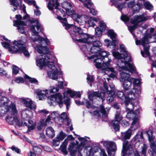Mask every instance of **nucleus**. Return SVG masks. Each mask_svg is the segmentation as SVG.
Here are the masks:
<instances>
[{
  "instance_id": "obj_1",
  "label": "nucleus",
  "mask_w": 156,
  "mask_h": 156,
  "mask_svg": "<svg viewBox=\"0 0 156 156\" xmlns=\"http://www.w3.org/2000/svg\"><path fill=\"white\" fill-rule=\"evenodd\" d=\"M35 49L40 54H42L37 57L36 59L37 65L41 69L44 66H47L50 69V70L47 71V74L51 79L57 80L58 75L62 76L61 72L57 70L54 64V58L50 54L47 48L39 45H37Z\"/></svg>"
},
{
  "instance_id": "obj_2",
  "label": "nucleus",
  "mask_w": 156,
  "mask_h": 156,
  "mask_svg": "<svg viewBox=\"0 0 156 156\" xmlns=\"http://www.w3.org/2000/svg\"><path fill=\"white\" fill-rule=\"evenodd\" d=\"M27 41L26 37H23L22 39L18 41H15L13 43L14 45L9 47L10 44L8 42H2V46L6 48H9V50L12 53H16L19 51L23 53L27 57H29L30 54L27 50L26 49L25 44Z\"/></svg>"
},
{
  "instance_id": "obj_3",
  "label": "nucleus",
  "mask_w": 156,
  "mask_h": 156,
  "mask_svg": "<svg viewBox=\"0 0 156 156\" xmlns=\"http://www.w3.org/2000/svg\"><path fill=\"white\" fill-rule=\"evenodd\" d=\"M118 65L119 66V71L121 72L120 73V81L122 82L128 80L130 78V75L126 72H130L133 73L136 72V69L134 65L131 63L129 60L127 61L120 60L118 61Z\"/></svg>"
},
{
  "instance_id": "obj_4",
  "label": "nucleus",
  "mask_w": 156,
  "mask_h": 156,
  "mask_svg": "<svg viewBox=\"0 0 156 156\" xmlns=\"http://www.w3.org/2000/svg\"><path fill=\"white\" fill-rule=\"evenodd\" d=\"M73 32L71 34L73 39H74V36L77 38H80L79 39L76 38L75 40L80 42L87 43L86 44L83 45V47L86 48L87 49H88L87 47L89 46V44L90 42H93V40L96 39L95 36L90 37L89 35L83 33V30L79 27L74 26L73 27Z\"/></svg>"
},
{
  "instance_id": "obj_5",
  "label": "nucleus",
  "mask_w": 156,
  "mask_h": 156,
  "mask_svg": "<svg viewBox=\"0 0 156 156\" xmlns=\"http://www.w3.org/2000/svg\"><path fill=\"white\" fill-rule=\"evenodd\" d=\"M149 18V16L144 13L141 15H136L134 16L131 20V23L134 25L128 27L129 30L134 36H135V35L133 34V32L135 29L138 23L146 21Z\"/></svg>"
},
{
  "instance_id": "obj_6",
  "label": "nucleus",
  "mask_w": 156,
  "mask_h": 156,
  "mask_svg": "<svg viewBox=\"0 0 156 156\" xmlns=\"http://www.w3.org/2000/svg\"><path fill=\"white\" fill-rule=\"evenodd\" d=\"M140 110V108L137 109L135 111V113L133 112L132 111H129L126 115V117L128 119H131L133 120L131 126V128H134V130H136L140 126L137 116Z\"/></svg>"
},
{
  "instance_id": "obj_7",
  "label": "nucleus",
  "mask_w": 156,
  "mask_h": 156,
  "mask_svg": "<svg viewBox=\"0 0 156 156\" xmlns=\"http://www.w3.org/2000/svg\"><path fill=\"white\" fill-rule=\"evenodd\" d=\"M108 52L106 51H102L97 54L88 57L87 58L89 59H91L94 58L95 57H99L100 59L102 60L103 62L102 66L108 67L110 66V62L111 59L108 57Z\"/></svg>"
},
{
  "instance_id": "obj_8",
  "label": "nucleus",
  "mask_w": 156,
  "mask_h": 156,
  "mask_svg": "<svg viewBox=\"0 0 156 156\" xmlns=\"http://www.w3.org/2000/svg\"><path fill=\"white\" fill-rule=\"evenodd\" d=\"M120 47L122 51L125 52L123 54H120L119 52L115 50H113L112 51V54L113 56L116 59H119V61L120 60H122L125 61L129 60V62H131V58L130 57L128 56V54L126 51V49L124 44H121Z\"/></svg>"
},
{
  "instance_id": "obj_9",
  "label": "nucleus",
  "mask_w": 156,
  "mask_h": 156,
  "mask_svg": "<svg viewBox=\"0 0 156 156\" xmlns=\"http://www.w3.org/2000/svg\"><path fill=\"white\" fill-rule=\"evenodd\" d=\"M131 80V83L133 82V88L131 90L127 93L126 97L129 100L133 99L136 97V94H138V90L135 88V86H138L140 83V80L138 79H136L132 78L130 79Z\"/></svg>"
},
{
  "instance_id": "obj_10",
  "label": "nucleus",
  "mask_w": 156,
  "mask_h": 156,
  "mask_svg": "<svg viewBox=\"0 0 156 156\" xmlns=\"http://www.w3.org/2000/svg\"><path fill=\"white\" fill-rule=\"evenodd\" d=\"M17 20L13 21V26L17 27L19 32L22 34H25V30L24 26L26 25V23L22 21V17L20 15H16Z\"/></svg>"
},
{
  "instance_id": "obj_11",
  "label": "nucleus",
  "mask_w": 156,
  "mask_h": 156,
  "mask_svg": "<svg viewBox=\"0 0 156 156\" xmlns=\"http://www.w3.org/2000/svg\"><path fill=\"white\" fill-rule=\"evenodd\" d=\"M136 44L137 45L141 44L144 47V52L145 55L144 54V52L141 51V54L142 56L146 57L150 55L149 52V46L148 45L149 41L147 37H143L140 41H136Z\"/></svg>"
},
{
  "instance_id": "obj_12",
  "label": "nucleus",
  "mask_w": 156,
  "mask_h": 156,
  "mask_svg": "<svg viewBox=\"0 0 156 156\" xmlns=\"http://www.w3.org/2000/svg\"><path fill=\"white\" fill-rule=\"evenodd\" d=\"M76 142V144L75 142L70 143L69 146L68 150L71 156H76L77 151L78 152L77 156H82L80 151L82 150L83 148L78 146V142L77 141Z\"/></svg>"
},
{
  "instance_id": "obj_13",
  "label": "nucleus",
  "mask_w": 156,
  "mask_h": 156,
  "mask_svg": "<svg viewBox=\"0 0 156 156\" xmlns=\"http://www.w3.org/2000/svg\"><path fill=\"white\" fill-rule=\"evenodd\" d=\"M48 103L50 105L52 104L53 102H56L60 108L62 107L63 103L62 96L59 93L51 95L48 97Z\"/></svg>"
},
{
  "instance_id": "obj_14",
  "label": "nucleus",
  "mask_w": 156,
  "mask_h": 156,
  "mask_svg": "<svg viewBox=\"0 0 156 156\" xmlns=\"http://www.w3.org/2000/svg\"><path fill=\"white\" fill-rule=\"evenodd\" d=\"M122 119L120 113L117 111L115 115V119L112 121L111 124L114 129L115 132L119 131L120 129L119 123Z\"/></svg>"
},
{
  "instance_id": "obj_15",
  "label": "nucleus",
  "mask_w": 156,
  "mask_h": 156,
  "mask_svg": "<svg viewBox=\"0 0 156 156\" xmlns=\"http://www.w3.org/2000/svg\"><path fill=\"white\" fill-rule=\"evenodd\" d=\"M32 24L30 27V29L33 34V35L37 36L38 35V32L41 31V25L37 20H32L30 21Z\"/></svg>"
},
{
  "instance_id": "obj_16",
  "label": "nucleus",
  "mask_w": 156,
  "mask_h": 156,
  "mask_svg": "<svg viewBox=\"0 0 156 156\" xmlns=\"http://www.w3.org/2000/svg\"><path fill=\"white\" fill-rule=\"evenodd\" d=\"M58 4L57 0H50L48 6V9L51 11L56 10V11L59 14L60 13L64 14V12L63 10L61 9H58Z\"/></svg>"
},
{
  "instance_id": "obj_17",
  "label": "nucleus",
  "mask_w": 156,
  "mask_h": 156,
  "mask_svg": "<svg viewBox=\"0 0 156 156\" xmlns=\"http://www.w3.org/2000/svg\"><path fill=\"white\" fill-rule=\"evenodd\" d=\"M71 15L73 19L80 24L82 23H86L87 21L86 19L87 17L84 15H80L74 12H72Z\"/></svg>"
},
{
  "instance_id": "obj_18",
  "label": "nucleus",
  "mask_w": 156,
  "mask_h": 156,
  "mask_svg": "<svg viewBox=\"0 0 156 156\" xmlns=\"http://www.w3.org/2000/svg\"><path fill=\"white\" fill-rule=\"evenodd\" d=\"M93 42H90L89 44L90 45H92L90 48V52L92 53H95L98 52H99L101 50L100 47L101 45V44L99 41H94Z\"/></svg>"
},
{
  "instance_id": "obj_19",
  "label": "nucleus",
  "mask_w": 156,
  "mask_h": 156,
  "mask_svg": "<svg viewBox=\"0 0 156 156\" xmlns=\"http://www.w3.org/2000/svg\"><path fill=\"white\" fill-rule=\"evenodd\" d=\"M109 109L108 108H105L104 106L101 105L100 110H96L94 111V115L99 117H106L107 116Z\"/></svg>"
},
{
  "instance_id": "obj_20",
  "label": "nucleus",
  "mask_w": 156,
  "mask_h": 156,
  "mask_svg": "<svg viewBox=\"0 0 156 156\" xmlns=\"http://www.w3.org/2000/svg\"><path fill=\"white\" fill-rule=\"evenodd\" d=\"M127 5L129 8H131L134 13L138 12L142 7V4L140 2L135 4L134 0L131 1L129 2Z\"/></svg>"
},
{
  "instance_id": "obj_21",
  "label": "nucleus",
  "mask_w": 156,
  "mask_h": 156,
  "mask_svg": "<svg viewBox=\"0 0 156 156\" xmlns=\"http://www.w3.org/2000/svg\"><path fill=\"white\" fill-rule=\"evenodd\" d=\"M105 94L104 92L99 93L98 91H92L89 94L88 98L90 100L92 101L97 97L98 98H101L103 102L105 99Z\"/></svg>"
},
{
  "instance_id": "obj_22",
  "label": "nucleus",
  "mask_w": 156,
  "mask_h": 156,
  "mask_svg": "<svg viewBox=\"0 0 156 156\" xmlns=\"http://www.w3.org/2000/svg\"><path fill=\"white\" fill-rule=\"evenodd\" d=\"M99 26L100 28L98 27L95 29V34L98 37L102 35V32L105 31L106 28V25L103 21H100L99 22Z\"/></svg>"
},
{
  "instance_id": "obj_23",
  "label": "nucleus",
  "mask_w": 156,
  "mask_h": 156,
  "mask_svg": "<svg viewBox=\"0 0 156 156\" xmlns=\"http://www.w3.org/2000/svg\"><path fill=\"white\" fill-rule=\"evenodd\" d=\"M103 144L104 146L106 147L108 153L112 151H115L116 150V145L115 143L104 141L103 142Z\"/></svg>"
},
{
  "instance_id": "obj_24",
  "label": "nucleus",
  "mask_w": 156,
  "mask_h": 156,
  "mask_svg": "<svg viewBox=\"0 0 156 156\" xmlns=\"http://www.w3.org/2000/svg\"><path fill=\"white\" fill-rule=\"evenodd\" d=\"M79 1L86 2L84 3V5L90 10V12L93 15H96L97 14V12L95 9L92 8L93 4L91 2L90 0H79Z\"/></svg>"
},
{
  "instance_id": "obj_25",
  "label": "nucleus",
  "mask_w": 156,
  "mask_h": 156,
  "mask_svg": "<svg viewBox=\"0 0 156 156\" xmlns=\"http://www.w3.org/2000/svg\"><path fill=\"white\" fill-rule=\"evenodd\" d=\"M133 130H134V128L132 129H131L130 128L126 132H122L119 138L123 141L129 139L131 135Z\"/></svg>"
},
{
  "instance_id": "obj_26",
  "label": "nucleus",
  "mask_w": 156,
  "mask_h": 156,
  "mask_svg": "<svg viewBox=\"0 0 156 156\" xmlns=\"http://www.w3.org/2000/svg\"><path fill=\"white\" fill-rule=\"evenodd\" d=\"M23 101L26 107L30 110H34L36 108V105L35 103L29 99H23Z\"/></svg>"
},
{
  "instance_id": "obj_27",
  "label": "nucleus",
  "mask_w": 156,
  "mask_h": 156,
  "mask_svg": "<svg viewBox=\"0 0 156 156\" xmlns=\"http://www.w3.org/2000/svg\"><path fill=\"white\" fill-rule=\"evenodd\" d=\"M108 35L110 37L112 41V45L115 46L116 43H119V41L116 38V34L113 30H109L108 32Z\"/></svg>"
},
{
  "instance_id": "obj_28",
  "label": "nucleus",
  "mask_w": 156,
  "mask_h": 156,
  "mask_svg": "<svg viewBox=\"0 0 156 156\" xmlns=\"http://www.w3.org/2000/svg\"><path fill=\"white\" fill-rule=\"evenodd\" d=\"M62 6L66 11L67 14L69 15H71L72 12H74V11H72L70 10L72 8V5L68 2L65 1L63 2L62 4Z\"/></svg>"
},
{
  "instance_id": "obj_29",
  "label": "nucleus",
  "mask_w": 156,
  "mask_h": 156,
  "mask_svg": "<svg viewBox=\"0 0 156 156\" xmlns=\"http://www.w3.org/2000/svg\"><path fill=\"white\" fill-rule=\"evenodd\" d=\"M112 89L110 90L111 91H109L108 90L107 91V94L108 95L107 97V101L108 103H110L112 102L114 100V96L115 94V91H114V87L113 85H112Z\"/></svg>"
},
{
  "instance_id": "obj_30",
  "label": "nucleus",
  "mask_w": 156,
  "mask_h": 156,
  "mask_svg": "<svg viewBox=\"0 0 156 156\" xmlns=\"http://www.w3.org/2000/svg\"><path fill=\"white\" fill-rule=\"evenodd\" d=\"M48 90H37L35 91L36 94L38 96V98L40 100H42L46 97V94L48 93Z\"/></svg>"
},
{
  "instance_id": "obj_31",
  "label": "nucleus",
  "mask_w": 156,
  "mask_h": 156,
  "mask_svg": "<svg viewBox=\"0 0 156 156\" xmlns=\"http://www.w3.org/2000/svg\"><path fill=\"white\" fill-rule=\"evenodd\" d=\"M11 116H8L6 118V121L10 125H12L16 122L18 120L16 116V114H12Z\"/></svg>"
},
{
  "instance_id": "obj_32",
  "label": "nucleus",
  "mask_w": 156,
  "mask_h": 156,
  "mask_svg": "<svg viewBox=\"0 0 156 156\" xmlns=\"http://www.w3.org/2000/svg\"><path fill=\"white\" fill-rule=\"evenodd\" d=\"M122 87L125 91L131 89L132 84L131 80L129 79L128 80H126L122 82Z\"/></svg>"
},
{
  "instance_id": "obj_33",
  "label": "nucleus",
  "mask_w": 156,
  "mask_h": 156,
  "mask_svg": "<svg viewBox=\"0 0 156 156\" xmlns=\"http://www.w3.org/2000/svg\"><path fill=\"white\" fill-rule=\"evenodd\" d=\"M67 93L69 94L70 96L71 97H76V98H80L81 97V94H80V92H76L75 91H72L71 90H68L67 92H64L63 93L64 94V98H65V94H66Z\"/></svg>"
},
{
  "instance_id": "obj_34",
  "label": "nucleus",
  "mask_w": 156,
  "mask_h": 156,
  "mask_svg": "<svg viewBox=\"0 0 156 156\" xmlns=\"http://www.w3.org/2000/svg\"><path fill=\"white\" fill-rule=\"evenodd\" d=\"M57 18L60 20L61 22L62 23L63 25L65 26L66 28V29H69L73 26V25H70L67 23V20L66 18H62L61 16H58Z\"/></svg>"
},
{
  "instance_id": "obj_35",
  "label": "nucleus",
  "mask_w": 156,
  "mask_h": 156,
  "mask_svg": "<svg viewBox=\"0 0 156 156\" xmlns=\"http://www.w3.org/2000/svg\"><path fill=\"white\" fill-rule=\"evenodd\" d=\"M109 66L108 67H104L105 68H102V70H105L108 71H110L112 72L109 75L110 77L114 78L116 77L117 73L114 69L113 68H110L109 67Z\"/></svg>"
},
{
  "instance_id": "obj_36",
  "label": "nucleus",
  "mask_w": 156,
  "mask_h": 156,
  "mask_svg": "<svg viewBox=\"0 0 156 156\" xmlns=\"http://www.w3.org/2000/svg\"><path fill=\"white\" fill-rule=\"evenodd\" d=\"M10 4L13 6L14 7L13 10L15 11L17 9V7L21 3V0H9Z\"/></svg>"
},
{
  "instance_id": "obj_37",
  "label": "nucleus",
  "mask_w": 156,
  "mask_h": 156,
  "mask_svg": "<svg viewBox=\"0 0 156 156\" xmlns=\"http://www.w3.org/2000/svg\"><path fill=\"white\" fill-rule=\"evenodd\" d=\"M46 134L49 137L53 138L55 135L54 130L51 127H48L46 130Z\"/></svg>"
},
{
  "instance_id": "obj_38",
  "label": "nucleus",
  "mask_w": 156,
  "mask_h": 156,
  "mask_svg": "<svg viewBox=\"0 0 156 156\" xmlns=\"http://www.w3.org/2000/svg\"><path fill=\"white\" fill-rule=\"evenodd\" d=\"M102 61V60L100 59L99 57H96V58L94 59V62L95 63V65L96 68L99 69L102 67V69L103 68L105 67L101 66V62Z\"/></svg>"
},
{
  "instance_id": "obj_39",
  "label": "nucleus",
  "mask_w": 156,
  "mask_h": 156,
  "mask_svg": "<svg viewBox=\"0 0 156 156\" xmlns=\"http://www.w3.org/2000/svg\"><path fill=\"white\" fill-rule=\"evenodd\" d=\"M125 103L127 111L130 112L132 111V110L134 108V105L133 104L127 101H125Z\"/></svg>"
},
{
  "instance_id": "obj_40",
  "label": "nucleus",
  "mask_w": 156,
  "mask_h": 156,
  "mask_svg": "<svg viewBox=\"0 0 156 156\" xmlns=\"http://www.w3.org/2000/svg\"><path fill=\"white\" fill-rule=\"evenodd\" d=\"M40 41L42 42H44L47 46L49 45L50 44V42L47 38H44L40 36H39L38 38L37 39L35 38L34 41Z\"/></svg>"
},
{
  "instance_id": "obj_41",
  "label": "nucleus",
  "mask_w": 156,
  "mask_h": 156,
  "mask_svg": "<svg viewBox=\"0 0 156 156\" xmlns=\"http://www.w3.org/2000/svg\"><path fill=\"white\" fill-rule=\"evenodd\" d=\"M98 22V19L96 18L91 17L88 20V24L89 27H94L95 25L94 22Z\"/></svg>"
},
{
  "instance_id": "obj_42",
  "label": "nucleus",
  "mask_w": 156,
  "mask_h": 156,
  "mask_svg": "<svg viewBox=\"0 0 156 156\" xmlns=\"http://www.w3.org/2000/svg\"><path fill=\"white\" fill-rule=\"evenodd\" d=\"M28 125L27 124L26 122H24V124L25 126L28 127V129L30 130L33 129L35 126V124L34 123L33 121L30 120H29L28 121Z\"/></svg>"
},
{
  "instance_id": "obj_43",
  "label": "nucleus",
  "mask_w": 156,
  "mask_h": 156,
  "mask_svg": "<svg viewBox=\"0 0 156 156\" xmlns=\"http://www.w3.org/2000/svg\"><path fill=\"white\" fill-rule=\"evenodd\" d=\"M103 85H104V87L105 90L106 91V93L107 94V91H108V90H109V91H111L110 90H112V88H111L112 87L111 86L112 85H113V86L114 87V91H115V87L114 85L113 84L111 83V84H109V87H108V86L106 83L105 82H104L103 83Z\"/></svg>"
},
{
  "instance_id": "obj_44",
  "label": "nucleus",
  "mask_w": 156,
  "mask_h": 156,
  "mask_svg": "<svg viewBox=\"0 0 156 156\" xmlns=\"http://www.w3.org/2000/svg\"><path fill=\"white\" fill-rule=\"evenodd\" d=\"M144 6L146 9L148 10H152L153 9V6L151 3L148 1H147L144 3Z\"/></svg>"
},
{
  "instance_id": "obj_45",
  "label": "nucleus",
  "mask_w": 156,
  "mask_h": 156,
  "mask_svg": "<svg viewBox=\"0 0 156 156\" xmlns=\"http://www.w3.org/2000/svg\"><path fill=\"white\" fill-rule=\"evenodd\" d=\"M79 140L81 142V143L79 145H78V147H82L83 148L85 145V142L87 141V140L86 138L83 137H79Z\"/></svg>"
},
{
  "instance_id": "obj_46",
  "label": "nucleus",
  "mask_w": 156,
  "mask_h": 156,
  "mask_svg": "<svg viewBox=\"0 0 156 156\" xmlns=\"http://www.w3.org/2000/svg\"><path fill=\"white\" fill-rule=\"evenodd\" d=\"M64 103L66 106V109L68 110L69 109L71 104V101L70 98L67 97L64 100Z\"/></svg>"
},
{
  "instance_id": "obj_47",
  "label": "nucleus",
  "mask_w": 156,
  "mask_h": 156,
  "mask_svg": "<svg viewBox=\"0 0 156 156\" xmlns=\"http://www.w3.org/2000/svg\"><path fill=\"white\" fill-rule=\"evenodd\" d=\"M9 110H11L12 112V114H16V108L15 105L12 103L9 107Z\"/></svg>"
},
{
  "instance_id": "obj_48",
  "label": "nucleus",
  "mask_w": 156,
  "mask_h": 156,
  "mask_svg": "<svg viewBox=\"0 0 156 156\" xmlns=\"http://www.w3.org/2000/svg\"><path fill=\"white\" fill-rule=\"evenodd\" d=\"M24 77L26 79H28L30 82L31 83L36 84L38 82L37 80L36 79L30 77L27 75H25Z\"/></svg>"
},
{
  "instance_id": "obj_49",
  "label": "nucleus",
  "mask_w": 156,
  "mask_h": 156,
  "mask_svg": "<svg viewBox=\"0 0 156 156\" xmlns=\"http://www.w3.org/2000/svg\"><path fill=\"white\" fill-rule=\"evenodd\" d=\"M66 136V134L64 133L62 131H61L56 137L60 140H62L65 138Z\"/></svg>"
},
{
  "instance_id": "obj_50",
  "label": "nucleus",
  "mask_w": 156,
  "mask_h": 156,
  "mask_svg": "<svg viewBox=\"0 0 156 156\" xmlns=\"http://www.w3.org/2000/svg\"><path fill=\"white\" fill-rule=\"evenodd\" d=\"M127 145V142H126L125 143H124L123 144V149L122 151V156H125V154H126V152L127 151V149L126 148V147Z\"/></svg>"
},
{
  "instance_id": "obj_51",
  "label": "nucleus",
  "mask_w": 156,
  "mask_h": 156,
  "mask_svg": "<svg viewBox=\"0 0 156 156\" xmlns=\"http://www.w3.org/2000/svg\"><path fill=\"white\" fill-rule=\"evenodd\" d=\"M59 119H61L62 120L64 119L66 120L68 118L67 116L66 113L65 112H63L61 115H59Z\"/></svg>"
},
{
  "instance_id": "obj_52",
  "label": "nucleus",
  "mask_w": 156,
  "mask_h": 156,
  "mask_svg": "<svg viewBox=\"0 0 156 156\" xmlns=\"http://www.w3.org/2000/svg\"><path fill=\"white\" fill-rule=\"evenodd\" d=\"M14 81L18 83H23L24 82V80L23 78L19 77H16Z\"/></svg>"
},
{
  "instance_id": "obj_53",
  "label": "nucleus",
  "mask_w": 156,
  "mask_h": 156,
  "mask_svg": "<svg viewBox=\"0 0 156 156\" xmlns=\"http://www.w3.org/2000/svg\"><path fill=\"white\" fill-rule=\"evenodd\" d=\"M33 149L34 151L36 153V154H40L42 151V149L37 146L34 147Z\"/></svg>"
},
{
  "instance_id": "obj_54",
  "label": "nucleus",
  "mask_w": 156,
  "mask_h": 156,
  "mask_svg": "<svg viewBox=\"0 0 156 156\" xmlns=\"http://www.w3.org/2000/svg\"><path fill=\"white\" fill-rule=\"evenodd\" d=\"M60 141L56 137V138L54 139L53 140V145L55 146H58L59 144Z\"/></svg>"
},
{
  "instance_id": "obj_55",
  "label": "nucleus",
  "mask_w": 156,
  "mask_h": 156,
  "mask_svg": "<svg viewBox=\"0 0 156 156\" xmlns=\"http://www.w3.org/2000/svg\"><path fill=\"white\" fill-rule=\"evenodd\" d=\"M147 146L145 144H144L142 147V152L143 154L145 155L147 152Z\"/></svg>"
},
{
  "instance_id": "obj_56",
  "label": "nucleus",
  "mask_w": 156,
  "mask_h": 156,
  "mask_svg": "<svg viewBox=\"0 0 156 156\" xmlns=\"http://www.w3.org/2000/svg\"><path fill=\"white\" fill-rule=\"evenodd\" d=\"M116 95L119 98H122L124 97V94L122 91L119 90L117 92Z\"/></svg>"
},
{
  "instance_id": "obj_57",
  "label": "nucleus",
  "mask_w": 156,
  "mask_h": 156,
  "mask_svg": "<svg viewBox=\"0 0 156 156\" xmlns=\"http://www.w3.org/2000/svg\"><path fill=\"white\" fill-rule=\"evenodd\" d=\"M66 121L67 122V126H70V130L72 131L73 129V128L72 127V124L71 123V121L70 119H69L68 118L66 120Z\"/></svg>"
},
{
  "instance_id": "obj_58",
  "label": "nucleus",
  "mask_w": 156,
  "mask_h": 156,
  "mask_svg": "<svg viewBox=\"0 0 156 156\" xmlns=\"http://www.w3.org/2000/svg\"><path fill=\"white\" fill-rule=\"evenodd\" d=\"M146 133L147 135L149 140L150 141L151 140L152 136V131L151 130H150L146 132Z\"/></svg>"
},
{
  "instance_id": "obj_59",
  "label": "nucleus",
  "mask_w": 156,
  "mask_h": 156,
  "mask_svg": "<svg viewBox=\"0 0 156 156\" xmlns=\"http://www.w3.org/2000/svg\"><path fill=\"white\" fill-rule=\"evenodd\" d=\"M151 148L152 149L153 151L156 153V145L153 142H151L150 144Z\"/></svg>"
},
{
  "instance_id": "obj_60",
  "label": "nucleus",
  "mask_w": 156,
  "mask_h": 156,
  "mask_svg": "<svg viewBox=\"0 0 156 156\" xmlns=\"http://www.w3.org/2000/svg\"><path fill=\"white\" fill-rule=\"evenodd\" d=\"M19 71V68L16 66H12V73H13L16 74Z\"/></svg>"
},
{
  "instance_id": "obj_61",
  "label": "nucleus",
  "mask_w": 156,
  "mask_h": 156,
  "mask_svg": "<svg viewBox=\"0 0 156 156\" xmlns=\"http://www.w3.org/2000/svg\"><path fill=\"white\" fill-rule=\"evenodd\" d=\"M58 90V87H51L50 90V92L51 93H55Z\"/></svg>"
},
{
  "instance_id": "obj_62",
  "label": "nucleus",
  "mask_w": 156,
  "mask_h": 156,
  "mask_svg": "<svg viewBox=\"0 0 156 156\" xmlns=\"http://www.w3.org/2000/svg\"><path fill=\"white\" fill-rule=\"evenodd\" d=\"M87 81L88 82L92 83L94 81L93 77L90 75H88L87 77Z\"/></svg>"
},
{
  "instance_id": "obj_63",
  "label": "nucleus",
  "mask_w": 156,
  "mask_h": 156,
  "mask_svg": "<svg viewBox=\"0 0 156 156\" xmlns=\"http://www.w3.org/2000/svg\"><path fill=\"white\" fill-rule=\"evenodd\" d=\"M51 120V117L50 116H48L47 119H46L45 122L43 123V124H42V126H46V125L49 123Z\"/></svg>"
},
{
  "instance_id": "obj_64",
  "label": "nucleus",
  "mask_w": 156,
  "mask_h": 156,
  "mask_svg": "<svg viewBox=\"0 0 156 156\" xmlns=\"http://www.w3.org/2000/svg\"><path fill=\"white\" fill-rule=\"evenodd\" d=\"M121 20L124 22H127L129 20V18L126 15H123L121 17Z\"/></svg>"
}]
</instances>
